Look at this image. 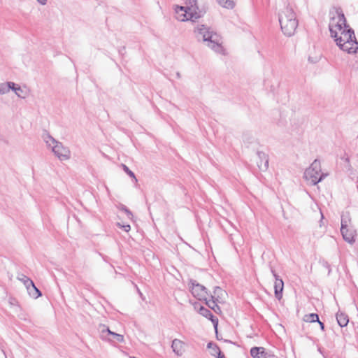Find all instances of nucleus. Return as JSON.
<instances>
[{
	"mask_svg": "<svg viewBox=\"0 0 358 358\" xmlns=\"http://www.w3.org/2000/svg\"><path fill=\"white\" fill-rule=\"evenodd\" d=\"M326 176L327 174L322 173L320 162L317 159H315L304 172V178L310 181L313 185L322 181Z\"/></svg>",
	"mask_w": 358,
	"mask_h": 358,
	"instance_id": "20e7f679",
	"label": "nucleus"
},
{
	"mask_svg": "<svg viewBox=\"0 0 358 358\" xmlns=\"http://www.w3.org/2000/svg\"><path fill=\"white\" fill-rule=\"evenodd\" d=\"M250 355L253 358H274L275 355L266 351L263 347H253L250 350Z\"/></svg>",
	"mask_w": 358,
	"mask_h": 358,
	"instance_id": "9b49d317",
	"label": "nucleus"
},
{
	"mask_svg": "<svg viewBox=\"0 0 358 358\" xmlns=\"http://www.w3.org/2000/svg\"><path fill=\"white\" fill-rule=\"evenodd\" d=\"M8 93V87L5 83H0V94Z\"/></svg>",
	"mask_w": 358,
	"mask_h": 358,
	"instance_id": "c85d7f7f",
	"label": "nucleus"
},
{
	"mask_svg": "<svg viewBox=\"0 0 358 358\" xmlns=\"http://www.w3.org/2000/svg\"><path fill=\"white\" fill-rule=\"evenodd\" d=\"M6 85V87H8V92L10 91V90H12L14 91L16 94V95L19 97H21L20 94L17 93V91L23 92L22 89L20 86H17L13 82H7L5 83Z\"/></svg>",
	"mask_w": 358,
	"mask_h": 358,
	"instance_id": "412c9836",
	"label": "nucleus"
},
{
	"mask_svg": "<svg viewBox=\"0 0 358 358\" xmlns=\"http://www.w3.org/2000/svg\"><path fill=\"white\" fill-rule=\"evenodd\" d=\"M339 48L344 52H346L349 54L356 53L358 50V42L356 38L354 41H352V43L348 44L347 42L342 43L338 45Z\"/></svg>",
	"mask_w": 358,
	"mask_h": 358,
	"instance_id": "ddd939ff",
	"label": "nucleus"
},
{
	"mask_svg": "<svg viewBox=\"0 0 358 358\" xmlns=\"http://www.w3.org/2000/svg\"><path fill=\"white\" fill-rule=\"evenodd\" d=\"M329 27L331 36L335 38V41L338 46L345 42H347L348 44H349L352 43V41H354V39L356 38L354 30L350 27H346L347 29L343 28L342 30H340L341 31L340 36H338V33L334 29V27L331 23L329 24Z\"/></svg>",
	"mask_w": 358,
	"mask_h": 358,
	"instance_id": "39448f33",
	"label": "nucleus"
},
{
	"mask_svg": "<svg viewBox=\"0 0 358 358\" xmlns=\"http://www.w3.org/2000/svg\"><path fill=\"white\" fill-rule=\"evenodd\" d=\"M219 5L227 8L233 9L235 6V2L234 0H216Z\"/></svg>",
	"mask_w": 358,
	"mask_h": 358,
	"instance_id": "aec40b11",
	"label": "nucleus"
},
{
	"mask_svg": "<svg viewBox=\"0 0 358 358\" xmlns=\"http://www.w3.org/2000/svg\"><path fill=\"white\" fill-rule=\"evenodd\" d=\"M176 76H177L178 78H180V73L179 72H177Z\"/></svg>",
	"mask_w": 358,
	"mask_h": 358,
	"instance_id": "c9c22d12",
	"label": "nucleus"
},
{
	"mask_svg": "<svg viewBox=\"0 0 358 358\" xmlns=\"http://www.w3.org/2000/svg\"><path fill=\"white\" fill-rule=\"evenodd\" d=\"M268 156L262 151L257 152L256 164L259 169L262 171H266L268 168Z\"/></svg>",
	"mask_w": 358,
	"mask_h": 358,
	"instance_id": "9d476101",
	"label": "nucleus"
},
{
	"mask_svg": "<svg viewBox=\"0 0 358 358\" xmlns=\"http://www.w3.org/2000/svg\"><path fill=\"white\" fill-rule=\"evenodd\" d=\"M37 1L41 5H45L47 3V0H37Z\"/></svg>",
	"mask_w": 358,
	"mask_h": 358,
	"instance_id": "f704fd0d",
	"label": "nucleus"
},
{
	"mask_svg": "<svg viewBox=\"0 0 358 358\" xmlns=\"http://www.w3.org/2000/svg\"><path fill=\"white\" fill-rule=\"evenodd\" d=\"M222 292L223 290L221 287L216 286L214 287L213 296H215L218 299V298L220 297V294H222Z\"/></svg>",
	"mask_w": 358,
	"mask_h": 358,
	"instance_id": "bb28decb",
	"label": "nucleus"
},
{
	"mask_svg": "<svg viewBox=\"0 0 358 358\" xmlns=\"http://www.w3.org/2000/svg\"><path fill=\"white\" fill-rule=\"evenodd\" d=\"M207 318L209 319L212 322L215 329H217V327L218 324V319L215 316H214L213 314H212V317H207Z\"/></svg>",
	"mask_w": 358,
	"mask_h": 358,
	"instance_id": "cd10ccee",
	"label": "nucleus"
},
{
	"mask_svg": "<svg viewBox=\"0 0 358 358\" xmlns=\"http://www.w3.org/2000/svg\"><path fill=\"white\" fill-rule=\"evenodd\" d=\"M189 289L192 294L199 301H206L208 296H210L207 288L195 280L190 279Z\"/></svg>",
	"mask_w": 358,
	"mask_h": 358,
	"instance_id": "423d86ee",
	"label": "nucleus"
},
{
	"mask_svg": "<svg viewBox=\"0 0 358 358\" xmlns=\"http://www.w3.org/2000/svg\"><path fill=\"white\" fill-rule=\"evenodd\" d=\"M284 282L282 279H277L274 282V293L277 299L280 300L282 297Z\"/></svg>",
	"mask_w": 358,
	"mask_h": 358,
	"instance_id": "dca6fc26",
	"label": "nucleus"
},
{
	"mask_svg": "<svg viewBox=\"0 0 358 358\" xmlns=\"http://www.w3.org/2000/svg\"><path fill=\"white\" fill-rule=\"evenodd\" d=\"M117 225L126 232H128L131 229L129 224H121L120 223H117Z\"/></svg>",
	"mask_w": 358,
	"mask_h": 358,
	"instance_id": "c756f323",
	"label": "nucleus"
},
{
	"mask_svg": "<svg viewBox=\"0 0 358 358\" xmlns=\"http://www.w3.org/2000/svg\"><path fill=\"white\" fill-rule=\"evenodd\" d=\"M207 348H215V352H211V355L216 357L217 358H225L224 355L221 352L219 346L217 344H215L213 342H209L207 344Z\"/></svg>",
	"mask_w": 358,
	"mask_h": 358,
	"instance_id": "6ab92c4d",
	"label": "nucleus"
},
{
	"mask_svg": "<svg viewBox=\"0 0 358 358\" xmlns=\"http://www.w3.org/2000/svg\"><path fill=\"white\" fill-rule=\"evenodd\" d=\"M122 166L123 170L124 171V172H125L128 176H129L131 178H132L135 179V180H136V181H137V179H136V176H135L134 173L132 171H131V170L129 169V167H128L127 166H126L125 164H122Z\"/></svg>",
	"mask_w": 358,
	"mask_h": 358,
	"instance_id": "393cba45",
	"label": "nucleus"
},
{
	"mask_svg": "<svg viewBox=\"0 0 358 358\" xmlns=\"http://www.w3.org/2000/svg\"><path fill=\"white\" fill-rule=\"evenodd\" d=\"M43 139L46 144L48 146L53 145L56 142H57L53 137H52L48 133H45L43 135Z\"/></svg>",
	"mask_w": 358,
	"mask_h": 358,
	"instance_id": "5701e85b",
	"label": "nucleus"
},
{
	"mask_svg": "<svg viewBox=\"0 0 358 358\" xmlns=\"http://www.w3.org/2000/svg\"><path fill=\"white\" fill-rule=\"evenodd\" d=\"M171 348L177 356L180 357L185 352V343L179 339L175 338L172 341Z\"/></svg>",
	"mask_w": 358,
	"mask_h": 358,
	"instance_id": "4468645a",
	"label": "nucleus"
},
{
	"mask_svg": "<svg viewBox=\"0 0 358 358\" xmlns=\"http://www.w3.org/2000/svg\"><path fill=\"white\" fill-rule=\"evenodd\" d=\"M175 12L177 20L182 22H194L206 13V10L204 8L199 7L197 0H185V6H177Z\"/></svg>",
	"mask_w": 358,
	"mask_h": 358,
	"instance_id": "f03ea898",
	"label": "nucleus"
},
{
	"mask_svg": "<svg viewBox=\"0 0 358 358\" xmlns=\"http://www.w3.org/2000/svg\"><path fill=\"white\" fill-rule=\"evenodd\" d=\"M194 33L198 41L202 40L203 42H207V46L214 52L221 55L225 54L222 38L210 27L199 24L195 28Z\"/></svg>",
	"mask_w": 358,
	"mask_h": 358,
	"instance_id": "f257e3e1",
	"label": "nucleus"
},
{
	"mask_svg": "<svg viewBox=\"0 0 358 358\" xmlns=\"http://www.w3.org/2000/svg\"><path fill=\"white\" fill-rule=\"evenodd\" d=\"M52 150L55 155L61 161L67 160L71 157V152L68 148L64 147L60 142H56L52 145Z\"/></svg>",
	"mask_w": 358,
	"mask_h": 358,
	"instance_id": "1a4fd4ad",
	"label": "nucleus"
},
{
	"mask_svg": "<svg viewBox=\"0 0 358 358\" xmlns=\"http://www.w3.org/2000/svg\"><path fill=\"white\" fill-rule=\"evenodd\" d=\"M271 272L273 274V275L275 278V280H277V279H281L280 278V276L276 273L275 271L272 267H271Z\"/></svg>",
	"mask_w": 358,
	"mask_h": 358,
	"instance_id": "473e14b6",
	"label": "nucleus"
},
{
	"mask_svg": "<svg viewBox=\"0 0 358 358\" xmlns=\"http://www.w3.org/2000/svg\"><path fill=\"white\" fill-rule=\"evenodd\" d=\"M320 324V329L322 331H324V324L322 322H321L320 320H319V322H317Z\"/></svg>",
	"mask_w": 358,
	"mask_h": 358,
	"instance_id": "72a5a7b5",
	"label": "nucleus"
},
{
	"mask_svg": "<svg viewBox=\"0 0 358 358\" xmlns=\"http://www.w3.org/2000/svg\"><path fill=\"white\" fill-rule=\"evenodd\" d=\"M209 349H211V350H212V352H215V348H210Z\"/></svg>",
	"mask_w": 358,
	"mask_h": 358,
	"instance_id": "e433bc0d",
	"label": "nucleus"
},
{
	"mask_svg": "<svg viewBox=\"0 0 358 358\" xmlns=\"http://www.w3.org/2000/svg\"><path fill=\"white\" fill-rule=\"evenodd\" d=\"M120 210L124 211L127 214L128 218H131L133 217L132 213L129 208H127L126 206L122 205Z\"/></svg>",
	"mask_w": 358,
	"mask_h": 358,
	"instance_id": "a878e982",
	"label": "nucleus"
},
{
	"mask_svg": "<svg viewBox=\"0 0 358 358\" xmlns=\"http://www.w3.org/2000/svg\"><path fill=\"white\" fill-rule=\"evenodd\" d=\"M350 220L347 219V217L342 216L341 217V232L343 236V239L350 243L352 244L355 242V231L348 229V223Z\"/></svg>",
	"mask_w": 358,
	"mask_h": 358,
	"instance_id": "6e6552de",
	"label": "nucleus"
},
{
	"mask_svg": "<svg viewBox=\"0 0 358 358\" xmlns=\"http://www.w3.org/2000/svg\"><path fill=\"white\" fill-rule=\"evenodd\" d=\"M18 279H19L20 281L23 282V283H24V285H25L26 288L29 286V285H28L27 284H26V283H27V279H30L29 278H28L27 276H26V275H24L22 274V275H21V277H18Z\"/></svg>",
	"mask_w": 358,
	"mask_h": 358,
	"instance_id": "2f4dec72",
	"label": "nucleus"
},
{
	"mask_svg": "<svg viewBox=\"0 0 358 358\" xmlns=\"http://www.w3.org/2000/svg\"><path fill=\"white\" fill-rule=\"evenodd\" d=\"M199 313V314H201V315L206 318L207 317H212V313L210 312V310L203 306L200 307Z\"/></svg>",
	"mask_w": 358,
	"mask_h": 358,
	"instance_id": "b1692460",
	"label": "nucleus"
},
{
	"mask_svg": "<svg viewBox=\"0 0 358 358\" xmlns=\"http://www.w3.org/2000/svg\"><path fill=\"white\" fill-rule=\"evenodd\" d=\"M335 13H336L338 20L335 24V27H336L338 30H342L343 28L348 27L349 25L346 22V19L345 15L343 12V10L340 7H335Z\"/></svg>",
	"mask_w": 358,
	"mask_h": 358,
	"instance_id": "f8f14e48",
	"label": "nucleus"
},
{
	"mask_svg": "<svg viewBox=\"0 0 358 358\" xmlns=\"http://www.w3.org/2000/svg\"><path fill=\"white\" fill-rule=\"evenodd\" d=\"M334 19H335V17H334V16H333V17H331V20H333V21H334Z\"/></svg>",
	"mask_w": 358,
	"mask_h": 358,
	"instance_id": "4c0bfd02",
	"label": "nucleus"
},
{
	"mask_svg": "<svg viewBox=\"0 0 358 358\" xmlns=\"http://www.w3.org/2000/svg\"><path fill=\"white\" fill-rule=\"evenodd\" d=\"M357 138H358V136H357Z\"/></svg>",
	"mask_w": 358,
	"mask_h": 358,
	"instance_id": "58836bf2",
	"label": "nucleus"
},
{
	"mask_svg": "<svg viewBox=\"0 0 358 358\" xmlns=\"http://www.w3.org/2000/svg\"><path fill=\"white\" fill-rule=\"evenodd\" d=\"M210 299L205 301L206 304L208 306L209 308L214 310L216 313L220 311V306L217 304V301L218 299L213 294H210Z\"/></svg>",
	"mask_w": 358,
	"mask_h": 358,
	"instance_id": "f3484780",
	"label": "nucleus"
},
{
	"mask_svg": "<svg viewBox=\"0 0 358 358\" xmlns=\"http://www.w3.org/2000/svg\"><path fill=\"white\" fill-rule=\"evenodd\" d=\"M278 20L282 33L287 36L294 34L298 27V20L293 6L288 3L278 13Z\"/></svg>",
	"mask_w": 358,
	"mask_h": 358,
	"instance_id": "7ed1b4c3",
	"label": "nucleus"
},
{
	"mask_svg": "<svg viewBox=\"0 0 358 358\" xmlns=\"http://www.w3.org/2000/svg\"><path fill=\"white\" fill-rule=\"evenodd\" d=\"M322 266L326 268L327 269H328V275H329L331 273V266L330 264H329L328 262L325 261V260H323L322 262Z\"/></svg>",
	"mask_w": 358,
	"mask_h": 358,
	"instance_id": "7c9ffc66",
	"label": "nucleus"
},
{
	"mask_svg": "<svg viewBox=\"0 0 358 358\" xmlns=\"http://www.w3.org/2000/svg\"><path fill=\"white\" fill-rule=\"evenodd\" d=\"M303 320L306 322H319V315L317 313H310L305 315Z\"/></svg>",
	"mask_w": 358,
	"mask_h": 358,
	"instance_id": "4be33fe9",
	"label": "nucleus"
},
{
	"mask_svg": "<svg viewBox=\"0 0 358 358\" xmlns=\"http://www.w3.org/2000/svg\"><path fill=\"white\" fill-rule=\"evenodd\" d=\"M101 338L109 342H124L123 335L111 331L109 328L105 325H103V329L101 331Z\"/></svg>",
	"mask_w": 358,
	"mask_h": 358,
	"instance_id": "0eeeda50",
	"label": "nucleus"
},
{
	"mask_svg": "<svg viewBox=\"0 0 358 358\" xmlns=\"http://www.w3.org/2000/svg\"><path fill=\"white\" fill-rule=\"evenodd\" d=\"M26 284L29 285L27 287V289L31 297L37 299L42 295L41 292L35 286L34 282L31 279H27Z\"/></svg>",
	"mask_w": 358,
	"mask_h": 358,
	"instance_id": "2eb2a0df",
	"label": "nucleus"
},
{
	"mask_svg": "<svg viewBox=\"0 0 358 358\" xmlns=\"http://www.w3.org/2000/svg\"><path fill=\"white\" fill-rule=\"evenodd\" d=\"M336 320L341 327H346L349 322V317L347 314L343 312H338L336 315Z\"/></svg>",
	"mask_w": 358,
	"mask_h": 358,
	"instance_id": "a211bd4d",
	"label": "nucleus"
}]
</instances>
